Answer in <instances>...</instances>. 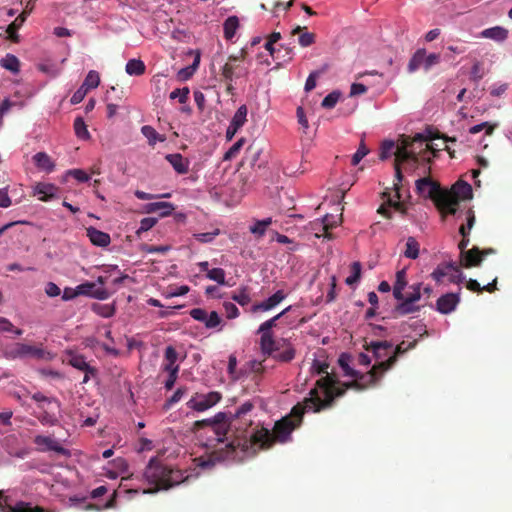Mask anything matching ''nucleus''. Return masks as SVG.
<instances>
[{
	"mask_svg": "<svg viewBox=\"0 0 512 512\" xmlns=\"http://www.w3.org/2000/svg\"><path fill=\"white\" fill-rule=\"evenodd\" d=\"M296 404L291 412L276 421L272 430L265 427H255L251 429V433L246 430L237 428L235 434L226 443L225 447H221L214 454V459L210 462L201 464L202 468L214 466L217 462L231 460L242 462L245 458L255 456L261 450L270 449L275 443H285L291 438V433L298 428L303 419L306 410L314 409L305 403Z\"/></svg>",
	"mask_w": 512,
	"mask_h": 512,
	"instance_id": "obj_1",
	"label": "nucleus"
},
{
	"mask_svg": "<svg viewBox=\"0 0 512 512\" xmlns=\"http://www.w3.org/2000/svg\"><path fill=\"white\" fill-rule=\"evenodd\" d=\"M439 150H448V137L443 135L439 137L434 135L430 130L427 134L417 133L413 137L401 135L398 139L397 148L395 149L394 169L397 200H393L388 192H383V198L387 200L382 204L377 212L382 216L391 219L392 213L390 208H394L401 213H405L403 204L399 201L400 189L402 186L403 175L402 168L405 170H414L420 163L429 162L431 156H435Z\"/></svg>",
	"mask_w": 512,
	"mask_h": 512,
	"instance_id": "obj_2",
	"label": "nucleus"
},
{
	"mask_svg": "<svg viewBox=\"0 0 512 512\" xmlns=\"http://www.w3.org/2000/svg\"><path fill=\"white\" fill-rule=\"evenodd\" d=\"M253 408L254 404L251 401H246L239 406L235 414L231 416L225 412H218L212 418L197 420L194 422L193 431L196 432L200 429L207 428V432L211 433V435L207 437V441L204 445L206 448L212 449V451L208 455L207 459H204L203 457L199 458V466L204 462L208 463L214 459L213 456L215 452L221 447H225L226 443L230 440L227 438H232L237 428L251 433V431L248 430V427L252 425V421L249 420L247 422L245 416L251 412Z\"/></svg>",
	"mask_w": 512,
	"mask_h": 512,
	"instance_id": "obj_3",
	"label": "nucleus"
},
{
	"mask_svg": "<svg viewBox=\"0 0 512 512\" xmlns=\"http://www.w3.org/2000/svg\"><path fill=\"white\" fill-rule=\"evenodd\" d=\"M376 363L367 373H360L354 380L347 383H341L336 375L323 376L316 382V387L310 391V397L305 401L307 406L320 412L324 409L331 408L334 400L345 394L348 389L364 390L374 386L385 372L382 367H378Z\"/></svg>",
	"mask_w": 512,
	"mask_h": 512,
	"instance_id": "obj_4",
	"label": "nucleus"
},
{
	"mask_svg": "<svg viewBox=\"0 0 512 512\" xmlns=\"http://www.w3.org/2000/svg\"><path fill=\"white\" fill-rule=\"evenodd\" d=\"M144 476L150 484L156 486V491L179 485L189 477V475H184L182 470L165 465L157 458L150 459Z\"/></svg>",
	"mask_w": 512,
	"mask_h": 512,
	"instance_id": "obj_5",
	"label": "nucleus"
},
{
	"mask_svg": "<svg viewBox=\"0 0 512 512\" xmlns=\"http://www.w3.org/2000/svg\"><path fill=\"white\" fill-rule=\"evenodd\" d=\"M416 191L423 198L430 199L442 218L448 215V190L442 189L437 182L430 178L416 180Z\"/></svg>",
	"mask_w": 512,
	"mask_h": 512,
	"instance_id": "obj_6",
	"label": "nucleus"
},
{
	"mask_svg": "<svg viewBox=\"0 0 512 512\" xmlns=\"http://www.w3.org/2000/svg\"><path fill=\"white\" fill-rule=\"evenodd\" d=\"M4 356L9 360L26 358L43 360L49 359L50 353L45 351L40 346H32L29 344L17 342L13 343L5 349Z\"/></svg>",
	"mask_w": 512,
	"mask_h": 512,
	"instance_id": "obj_7",
	"label": "nucleus"
},
{
	"mask_svg": "<svg viewBox=\"0 0 512 512\" xmlns=\"http://www.w3.org/2000/svg\"><path fill=\"white\" fill-rule=\"evenodd\" d=\"M222 399V394L218 391H211L207 394L196 393L188 402L187 407L197 411L204 412L215 406Z\"/></svg>",
	"mask_w": 512,
	"mask_h": 512,
	"instance_id": "obj_8",
	"label": "nucleus"
},
{
	"mask_svg": "<svg viewBox=\"0 0 512 512\" xmlns=\"http://www.w3.org/2000/svg\"><path fill=\"white\" fill-rule=\"evenodd\" d=\"M473 195L472 186L463 180H458L450 186V216L457 210L459 201L471 199Z\"/></svg>",
	"mask_w": 512,
	"mask_h": 512,
	"instance_id": "obj_9",
	"label": "nucleus"
},
{
	"mask_svg": "<svg viewBox=\"0 0 512 512\" xmlns=\"http://www.w3.org/2000/svg\"><path fill=\"white\" fill-rule=\"evenodd\" d=\"M291 306L285 308L282 312L275 315L271 319L263 322L258 329V333L261 334L260 337V348L261 350H266L270 352L272 345L274 344L273 334L271 329L276 326L277 320H279L283 315H285L288 311H290Z\"/></svg>",
	"mask_w": 512,
	"mask_h": 512,
	"instance_id": "obj_10",
	"label": "nucleus"
},
{
	"mask_svg": "<svg viewBox=\"0 0 512 512\" xmlns=\"http://www.w3.org/2000/svg\"><path fill=\"white\" fill-rule=\"evenodd\" d=\"M439 62V55L435 53H431L426 55L425 49H418L408 64V71L415 72L420 67H423L425 70H429L433 65Z\"/></svg>",
	"mask_w": 512,
	"mask_h": 512,
	"instance_id": "obj_11",
	"label": "nucleus"
},
{
	"mask_svg": "<svg viewBox=\"0 0 512 512\" xmlns=\"http://www.w3.org/2000/svg\"><path fill=\"white\" fill-rule=\"evenodd\" d=\"M67 361L72 367L85 373L82 383H87L91 377L97 375V369L91 366L81 354L69 353Z\"/></svg>",
	"mask_w": 512,
	"mask_h": 512,
	"instance_id": "obj_12",
	"label": "nucleus"
},
{
	"mask_svg": "<svg viewBox=\"0 0 512 512\" xmlns=\"http://www.w3.org/2000/svg\"><path fill=\"white\" fill-rule=\"evenodd\" d=\"M365 349L372 352L377 363L386 361V359L392 354L393 344L389 341H372L366 344Z\"/></svg>",
	"mask_w": 512,
	"mask_h": 512,
	"instance_id": "obj_13",
	"label": "nucleus"
},
{
	"mask_svg": "<svg viewBox=\"0 0 512 512\" xmlns=\"http://www.w3.org/2000/svg\"><path fill=\"white\" fill-rule=\"evenodd\" d=\"M417 344V340H414L412 342L406 343L405 341H402L400 344H398L392 352V354L386 359V361H381L379 363L378 367H382V371H387L391 369L394 364L397 362V359L400 355L406 353L407 351L415 348Z\"/></svg>",
	"mask_w": 512,
	"mask_h": 512,
	"instance_id": "obj_14",
	"label": "nucleus"
},
{
	"mask_svg": "<svg viewBox=\"0 0 512 512\" xmlns=\"http://www.w3.org/2000/svg\"><path fill=\"white\" fill-rule=\"evenodd\" d=\"M34 443L38 446L39 451H54L64 456L69 455V451L66 448L61 446L55 439L49 436L37 435L34 438Z\"/></svg>",
	"mask_w": 512,
	"mask_h": 512,
	"instance_id": "obj_15",
	"label": "nucleus"
},
{
	"mask_svg": "<svg viewBox=\"0 0 512 512\" xmlns=\"http://www.w3.org/2000/svg\"><path fill=\"white\" fill-rule=\"evenodd\" d=\"M78 295L89 296L98 300H106L111 293L105 288H96L95 282H85L76 286Z\"/></svg>",
	"mask_w": 512,
	"mask_h": 512,
	"instance_id": "obj_16",
	"label": "nucleus"
},
{
	"mask_svg": "<svg viewBox=\"0 0 512 512\" xmlns=\"http://www.w3.org/2000/svg\"><path fill=\"white\" fill-rule=\"evenodd\" d=\"M287 297V293L284 290H278L266 300L256 303L252 306V312L258 311H269L280 304Z\"/></svg>",
	"mask_w": 512,
	"mask_h": 512,
	"instance_id": "obj_17",
	"label": "nucleus"
},
{
	"mask_svg": "<svg viewBox=\"0 0 512 512\" xmlns=\"http://www.w3.org/2000/svg\"><path fill=\"white\" fill-rule=\"evenodd\" d=\"M475 223V215L471 209L466 211V224H461L459 228V233L462 236V240L458 244V248L460 253L463 254L466 251V247L468 246L469 239L467 236L469 235L470 230L472 229Z\"/></svg>",
	"mask_w": 512,
	"mask_h": 512,
	"instance_id": "obj_18",
	"label": "nucleus"
},
{
	"mask_svg": "<svg viewBox=\"0 0 512 512\" xmlns=\"http://www.w3.org/2000/svg\"><path fill=\"white\" fill-rule=\"evenodd\" d=\"M86 233L91 243L95 246L106 247L111 242V237L108 233L98 230L95 227H88Z\"/></svg>",
	"mask_w": 512,
	"mask_h": 512,
	"instance_id": "obj_19",
	"label": "nucleus"
},
{
	"mask_svg": "<svg viewBox=\"0 0 512 512\" xmlns=\"http://www.w3.org/2000/svg\"><path fill=\"white\" fill-rule=\"evenodd\" d=\"M57 191L58 188L50 183H37L34 187V194L38 195V199L43 202L55 198Z\"/></svg>",
	"mask_w": 512,
	"mask_h": 512,
	"instance_id": "obj_20",
	"label": "nucleus"
},
{
	"mask_svg": "<svg viewBox=\"0 0 512 512\" xmlns=\"http://www.w3.org/2000/svg\"><path fill=\"white\" fill-rule=\"evenodd\" d=\"M491 252H493L492 249L481 252L477 247L465 251L463 254H461L464 266L472 267L479 265L482 261V256Z\"/></svg>",
	"mask_w": 512,
	"mask_h": 512,
	"instance_id": "obj_21",
	"label": "nucleus"
},
{
	"mask_svg": "<svg viewBox=\"0 0 512 512\" xmlns=\"http://www.w3.org/2000/svg\"><path fill=\"white\" fill-rule=\"evenodd\" d=\"M178 354L173 346H168L165 349L163 370L168 373H178L179 365L176 363Z\"/></svg>",
	"mask_w": 512,
	"mask_h": 512,
	"instance_id": "obj_22",
	"label": "nucleus"
},
{
	"mask_svg": "<svg viewBox=\"0 0 512 512\" xmlns=\"http://www.w3.org/2000/svg\"><path fill=\"white\" fill-rule=\"evenodd\" d=\"M165 159L171 164L178 174H186L189 170V160L180 153L167 154Z\"/></svg>",
	"mask_w": 512,
	"mask_h": 512,
	"instance_id": "obj_23",
	"label": "nucleus"
},
{
	"mask_svg": "<svg viewBox=\"0 0 512 512\" xmlns=\"http://www.w3.org/2000/svg\"><path fill=\"white\" fill-rule=\"evenodd\" d=\"M26 11L22 12L19 16L16 17V19L10 23L6 29V33L8 34V39H10L12 42H19V35L17 31L21 28L23 23L26 20Z\"/></svg>",
	"mask_w": 512,
	"mask_h": 512,
	"instance_id": "obj_24",
	"label": "nucleus"
},
{
	"mask_svg": "<svg viewBox=\"0 0 512 512\" xmlns=\"http://www.w3.org/2000/svg\"><path fill=\"white\" fill-rule=\"evenodd\" d=\"M33 161L37 168L45 172H52L55 168V164L51 157L45 152H38L33 156Z\"/></svg>",
	"mask_w": 512,
	"mask_h": 512,
	"instance_id": "obj_25",
	"label": "nucleus"
},
{
	"mask_svg": "<svg viewBox=\"0 0 512 512\" xmlns=\"http://www.w3.org/2000/svg\"><path fill=\"white\" fill-rule=\"evenodd\" d=\"M300 34L298 42L302 47H309L315 43V34L308 32L306 27L297 26L292 30V35Z\"/></svg>",
	"mask_w": 512,
	"mask_h": 512,
	"instance_id": "obj_26",
	"label": "nucleus"
},
{
	"mask_svg": "<svg viewBox=\"0 0 512 512\" xmlns=\"http://www.w3.org/2000/svg\"><path fill=\"white\" fill-rule=\"evenodd\" d=\"M241 70L239 65L227 61L221 69V76L224 81L233 82L234 78L241 76Z\"/></svg>",
	"mask_w": 512,
	"mask_h": 512,
	"instance_id": "obj_27",
	"label": "nucleus"
},
{
	"mask_svg": "<svg viewBox=\"0 0 512 512\" xmlns=\"http://www.w3.org/2000/svg\"><path fill=\"white\" fill-rule=\"evenodd\" d=\"M125 71L130 76H141L146 71V65L141 59H130L126 63Z\"/></svg>",
	"mask_w": 512,
	"mask_h": 512,
	"instance_id": "obj_28",
	"label": "nucleus"
},
{
	"mask_svg": "<svg viewBox=\"0 0 512 512\" xmlns=\"http://www.w3.org/2000/svg\"><path fill=\"white\" fill-rule=\"evenodd\" d=\"M239 28V19L237 16H229L223 23L224 37L227 40H231L237 29Z\"/></svg>",
	"mask_w": 512,
	"mask_h": 512,
	"instance_id": "obj_29",
	"label": "nucleus"
},
{
	"mask_svg": "<svg viewBox=\"0 0 512 512\" xmlns=\"http://www.w3.org/2000/svg\"><path fill=\"white\" fill-rule=\"evenodd\" d=\"M406 272L405 270H400L396 273V281L393 287V296L397 300L403 299V290L406 286Z\"/></svg>",
	"mask_w": 512,
	"mask_h": 512,
	"instance_id": "obj_30",
	"label": "nucleus"
},
{
	"mask_svg": "<svg viewBox=\"0 0 512 512\" xmlns=\"http://www.w3.org/2000/svg\"><path fill=\"white\" fill-rule=\"evenodd\" d=\"M141 133L147 138L148 144L150 146H154L158 141L164 142L166 137L164 135H160L152 126L144 125L141 128Z\"/></svg>",
	"mask_w": 512,
	"mask_h": 512,
	"instance_id": "obj_31",
	"label": "nucleus"
},
{
	"mask_svg": "<svg viewBox=\"0 0 512 512\" xmlns=\"http://www.w3.org/2000/svg\"><path fill=\"white\" fill-rule=\"evenodd\" d=\"M400 301L401 302L397 304L396 307L394 308V313L396 315H407L410 313H414L419 309V307L415 306L414 303L410 301L407 297L403 296V299Z\"/></svg>",
	"mask_w": 512,
	"mask_h": 512,
	"instance_id": "obj_32",
	"label": "nucleus"
},
{
	"mask_svg": "<svg viewBox=\"0 0 512 512\" xmlns=\"http://www.w3.org/2000/svg\"><path fill=\"white\" fill-rule=\"evenodd\" d=\"M32 399L38 403V406L41 409H44L45 407L48 406H50L51 408L55 407L56 409L60 408V404L57 399L46 397L40 392L34 393L32 395Z\"/></svg>",
	"mask_w": 512,
	"mask_h": 512,
	"instance_id": "obj_33",
	"label": "nucleus"
},
{
	"mask_svg": "<svg viewBox=\"0 0 512 512\" xmlns=\"http://www.w3.org/2000/svg\"><path fill=\"white\" fill-rule=\"evenodd\" d=\"M508 31L502 27L496 26L492 28L485 29L482 32V36L486 38H491L496 41H503L507 38Z\"/></svg>",
	"mask_w": 512,
	"mask_h": 512,
	"instance_id": "obj_34",
	"label": "nucleus"
},
{
	"mask_svg": "<svg viewBox=\"0 0 512 512\" xmlns=\"http://www.w3.org/2000/svg\"><path fill=\"white\" fill-rule=\"evenodd\" d=\"M295 355H296L295 348L291 345V346H287L284 349H281L277 353H274L272 355V357L277 361H280L283 363H288V362H291L295 358Z\"/></svg>",
	"mask_w": 512,
	"mask_h": 512,
	"instance_id": "obj_35",
	"label": "nucleus"
},
{
	"mask_svg": "<svg viewBox=\"0 0 512 512\" xmlns=\"http://www.w3.org/2000/svg\"><path fill=\"white\" fill-rule=\"evenodd\" d=\"M247 113L248 110L246 105H241L235 112L230 124L240 129L247 121Z\"/></svg>",
	"mask_w": 512,
	"mask_h": 512,
	"instance_id": "obj_36",
	"label": "nucleus"
},
{
	"mask_svg": "<svg viewBox=\"0 0 512 512\" xmlns=\"http://www.w3.org/2000/svg\"><path fill=\"white\" fill-rule=\"evenodd\" d=\"M420 245L414 237H408L404 256L409 259H416L419 256Z\"/></svg>",
	"mask_w": 512,
	"mask_h": 512,
	"instance_id": "obj_37",
	"label": "nucleus"
},
{
	"mask_svg": "<svg viewBox=\"0 0 512 512\" xmlns=\"http://www.w3.org/2000/svg\"><path fill=\"white\" fill-rule=\"evenodd\" d=\"M272 224L271 218H266L263 220H257L254 225L250 226L249 230L252 234L256 235L258 238L264 236L269 225Z\"/></svg>",
	"mask_w": 512,
	"mask_h": 512,
	"instance_id": "obj_38",
	"label": "nucleus"
},
{
	"mask_svg": "<svg viewBox=\"0 0 512 512\" xmlns=\"http://www.w3.org/2000/svg\"><path fill=\"white\" fill-rule=\"evenodd\" d=\"M0 65L13 73H17L19 71L20 62L15 55L7 54L0 60Z\"/></svg>",
	"mask_w": 512,
	"mask_h": 512,
	"instance_id": "obj_39",
	"label": "nucleus"
},
{
	"mask_svg": "<svg viewBox=\"0 0 512 512\" xmlns=\"http://www.w3.org/2000/svg\"><path fill=\"white\" fill-rule=\"evenodd\" d=\"M351 357L348 354H341L338 363L345 376L357 377L359 372L350 367Z\"/></svg>",
	"mask_w": 512,
	"mask_h": 512,
	"instance_id": "obj_40",
	"label": "nucleus"
},
{
	"mask_svg": "<svg viewBox=\"0 0 512 512\" xmlns=\"http://www.w3.org/2000/svg\"><path fill=\"white\" fill-rule=\"evenodd\" d=\"M73 127H74L75 134L78 138L83 139V140H87L90 138V133L87 129V125L85 124L82 117H77L74 120Z\"/></svg>",
	"mask_w": 512,
	"mask_h": 512,
	"instance_id": "obj_41",
	"label": "nucleus"
},
{
	"mask_svg": "<svg viewBox=\"0 0 512 512\" xmlns=\"http://www.w3.org/2000/svg\"><path fill=\"white\" fill-rule=\"evenodd\" d=\"M231 299L241 306L249 304L251 298L248 292V287H241L238 292L232 294Z\"/></svg>",
	"mask_w": 512,
	"mask_h": 512,
	"instance_id": "obj_42",
	"label": "nucleus"
},
{
	"mask_svg": "<svg viewBox=\"0 0 512 512\" xmlns=\"http://www.w3.org/2000/svg\"><path fill=\"white\" fill-rule=\"evenodd\" d=\"M99 83H100L99 73L95 70H91L88 72L82 85L85 87V89L90 91L91 89L97 88Z\"/></svg>",
	"mask_w": 512,
	"mask_h": 512,
	"instance_id": "obj_43",
	"label": "nucleus"
},
{
	"mask_svg": "<svg viewBox=\"0 0 512 512\" xmlns=\"http://www.w3.org/2000/svg\"><path fill=\"white\" fill-rule=\"evenodd\" d=\"M92 310L104 318L112 317L115 314L114 306L109 304H93Z\"/></svg>",
	"mask_w": 512,
	"mask_h": 512,
	"instance_id": "obj_44",
	"label": "nucleus"
},
{
	"mask_svg": "<svg viewBox=\"0 0 512 512\" xmlns=\"http://www.w3.org/2000/svg\"><path fill=\"white\" fill-rule=\"evenodd\" d=\"M43 410V414L39 417V420L43 424L54 425L57 422V418L55 415V407L51 408L50 406L45 407Z\"/></svg>",
	"mask_w": 512,
	"mask_h": 512,
	"instance_id": "obj_45",
	"label": "nucleus"
},
{
	"mask_svg": "<svg viewBox=\"0 0 512 512\" xmlns=\"http://www.w3.org/2000/svg\"><path fill=\"white\" fill-rule=\"evenodd\" d=\"M245 143L244 138H240L237 140L229 149L225 152L223 156V161H230L231 159L235 158L238 153L240 152L241 148L243 147Z\"/></svg>",
	"mask_w": 512,
	"mask_h": 512,
	"instance_id": "obj_46",
	"label": "nucleus"
},
{
	"mask_svg": "<svg viewBox=\"0 0 512 512\" xmlns=\"http://www.w3.org/2000/svg\"><path fill=\"white\" fill-rule=\"evenodd\" d=\"M448 275V262H442L437 268L431 273L432 279L436 283H442L443 279Z\"/></svg>",
	"mask_w": 512,
	"mask_h": 512,
	"instance_id": "obj_47",
	"label": "nucleus"
},
{
	"mask_svg": "<svg viewBox=\"0 0 512 512\" xmlns=\"http://www.w3.org/2000/svg\"><path fill=\"white\" fill-rule=\"evenodd\" d=\"M395 148H397V146H395L394 141H392V140L383 141V143L381 144V148H380V155H379L380 159L386 160L392 154L395 155V151H394Z\"/></svg>",
	"mask_w": 512,
	"mask_h": 512,
	"instance_id": "obj_48",
	"label": "nucleus"
},
{
	"mask_svg": "<svg viewBox=\"0 0 512 512\" xmlns=\"http://www.w3.org/2000/svg\"><path fill=\"white\" fill-rule=\"evenodd\" d=\"M361 264L359 262H353L351 265V275L345 280L347 285H353L357 283L361 277Z\"/></svg>",
	"mask_w": 512,
	"mask_h": 512,
	"instance_id": "obj_49",
	"label": "nucleus"
},
{
	"mask_svg": "<svg viewBox=\"0 0 512 512\" xmlns=\"http://www.w3.org/2000/svg\"><path fill=\"white\" fill-rule=\"evenodd\" d=\"M497 127V124L489 123V122H483L477 125H474L469 128L470 134H477L481 132L482 130H485L486 135H491L494 131V129Z\"/></svg>",
	"mask_w": 512,
	"mask_h": 512,
	"instance_id": "obj_50",
	"label": "nucleus"
},
{
	"mask_svg": "<svg viewBox=\"0 0 512 512\" xmlns=\"http://www.w3.org/2000/svg\"><path fill=\"white\" fill-rule=\"evenodd\" d=\"M292 344L284 338H281L279 340L274 339V344L272 345L270 352H267L266 350H261L262 354L265 356H272L274 353L279 352L281 349L286 348L287 346H291Z\"/></svg>",
	"mask_w": 512,
	"mask_h": 512,
	"instance_id": "obj_51",
	"label": "nucleus"
},
{
	"mask_svg": "<svg viewBox=\"0 0 512 512\" xmlns=\"http://www.w3.org/2000/svg\"><path fill=\"white\" fill-rule=\"evenodd\" d=\"M207 278L217 282L220 285H225V271L222 268H213L206 274Z\"/></svg>",
	"mask_w": 512,
	"mask_h": 512,
	"instance_id": "obj_52",
	"label": "nucleus"
},
{
	"mask_svg": "<svg viewBox=\"0 0 512 512\" xmlns=\"http://www.w3.org/2000/svg\"><path fill=\"white\" fill-rule=\"evenodd\" d=\"M369 153V149L365 146L364 141L362 140L357 151L352 155L351 164L356 166L360 163V161Z\"/></svg>",
	"mask_w": 512,
	"mask_h": 512,
	"instance_id": "obj_53",
	"label": "nucleus"
},
{
	"mask_svg": "<svg viewBox=\"0 0 512 512\" xmlns=\"http://www.w3.org/2000/svg\"><path fill=\"white\" fill-rule=\"evenodd\" d=\"M0 332H12L17 336H21L23 331L19 328H15L10 320L4 317H0Z\"/></svg>",
	"mask_w": 512,
	"mask_h": 512,
	"instance_id": "obj_54",
	"label": "nucleus"
},
{
	"mask_svg": "<svg viewBox=\"0 0 512 512\" xmlns=\"http://www.w3.org/2000/svg\"><path fill=\"white\" fill-rule=\"evenodd\" d=\"M340 95H341V94H340V92H338V91H333V92L329 93V94H328V95L323 99V101H322V103H321V106H322L323 108H326V109H331V108H333V107L337 104V102H338V100H339V98H340Z\"/></svg>",
	"mask_w": 512,
	"mask_h": 512,
	"instance_id": "obj_55",
	"label": "nucleus"
},
{
	"mask_svg": "<svg viewBox=\"0 0 512 512\" xmlns=\"http://www.w3.org/2000/svg\"><path fill=\"white\" fill-rule=\"evenodd\" d=\"M189 93H190V90L188 87H183V88H177L175 90H173L171 93H170V99H176L178 98L179 102L181 104H184L187 102L188 100V96H189Z\"/></svg>",
	"mask_w": 512,
	"mask_h": 512,
	"instance_id": "obj_56",
	"label": "nucleus"
},
{
	"mask_svg": "<svg viewBox=\"0 0 512 512\" xmlns=\"http://www.w3.org/2000/svg\"><path fill=\"white\" fill-rule=\"evenodd\" d=\"M219 233V229H215L212 232L194 234V238L200 243H210L215 239L217 235H219Z\"/></svg>",
	"mask_w": 512,
	"mask_h": 512,
	"instance_id": "obj_57",
	"label": "nucleus"
},
{
	"mask_svg": "<svg viewBox=\"0 0 512 512\" xmlns=\"http://www.w3.org/2000/svg\"><path fill=\"white\" fill-rule=\"evenodd\" d=\"M170 250V246L168 245H149V244H143L141 247V251L145 253H161L165 254Z\"/></svg>",
	"mask_w": 512,
	"mask_h": 512,
	"instance_id": "obj_58",
	"label": "nucleus"
},
{
	"mask_svg": "<svg viewBox=\"0 0 512 512\" xmlns=\"http://www.w3.org/2000/svg\"><path fill=\"white\" fill-rule=\"evenodd\" d=\"M221 323V318L216 311H212L209 315L207 314V318L205 321V326L208 329L216 328Z\"/></svg>",
	"mask_w": 512,
	"mask_h": 512,
	"instance_id": "obj_59",
	"label": "nucleus"
},
{
	"mask_svg": "<svg viewBox=\"0 0 512 512\" xmlns=\"http://www.w3.org/2000/svg\"><path fill=\"white\" fill-rule=\"evenodd\" d=\"M485 75L483 65L480 62H475L471 69V79L475 82L481 80Z\"/></svg>",
	"mask_w": 512,
	"mask_h": 512,
	"instance_id": "obj_60",
	"label": "nucleus"
},
{
	"mask_svg": "<svg viewBox=\"0 0 512 512\" xmlns=\"http://www.w3.org/2000/svg\"><path fill=\"white\" fill-rule=\"evenodd\" d=\"M223 307L225 310L226 317L228 319H234L239 316V309L234 303L226 301L223 303Z\"/></svg>",
	"mask_w": 512,
	"mask_h": 512,
	"instance_id": "obj_61",
	"label": "nucleus"
},
{
	"mask_svg": "<svg viewBox=\"0 0 512 512\" xmlns=\"http://www.w3.org/2000/svg\"><path fill=\"white\" fill-rule=\"evenodd\" d=\"M156 223H157L156 218H153V217L143 218L140 221V227L137 230V233L140 234L142 232H146V231L150 230L151 228H153L156 225Z\"/></svg>",
	"mask_w": 512,
	"mask_h": 512,
	"instance_id": "obj_62",
	"label": "nucleus"
},
{
	"mask_svg": "<svg viewBox=\"0 0 512 512\" xmlns=\"http://www.w3.org/2000/svg\"><path fill=\"white\" fill-rule=\"evenodd\" d=\"M175 206L170 202H158V212L161 217H166L171 215L174 211Z\"/></svg>",
	"mask_w": 512,
	"mask_h": 512,
	"instance_id": "obj_63",
	"label": "nucleus"
},
{
	"mask_svg": "<svg viewBox=\"0 0 512 512\" xmlns=\"http://www.w3.org/2000/svg\"><path fill=\"white\" fill-rule=\"evenodd\" d=\"M89 91L87 89H85V87L83 85H81L75 92L74 94L72 95L71 99H70V102L71 104L75 105V104H78L80 103L86 96V94L88 93Z\"/></svg>",
	"mask_w": 512,
	"mask_h": 512,
	"instance_id": "obj_64",
	"label": "nucleus"
}]
</instances>
